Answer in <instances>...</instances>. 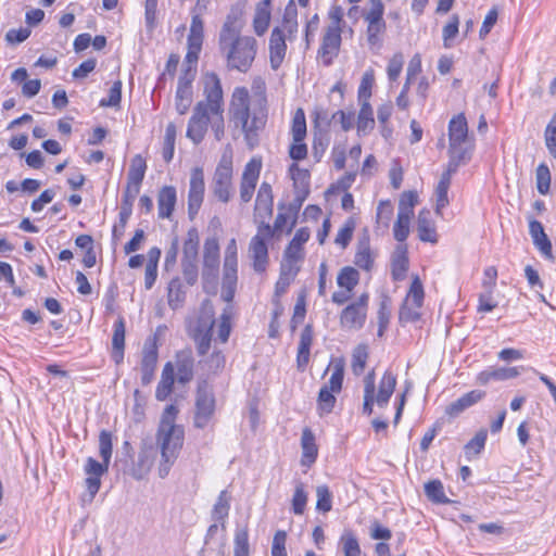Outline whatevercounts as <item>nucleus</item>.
I'll return each instance as SVG.
<instances>
[{"label":"nucleus","mask_w":556,"mask_h":556,"mask_svg":"<svg viewBox=\"0 0 556 556\" xmlns=\"http://www.w3.org/2000/svg\"><path fill=\"white\" fill-rule=\"evenodd\" d=\"M251 110V99L245 87H236L229 103L230 117Z\"/></svg>","instance_id":"32"},{"label":"nucleus","mask_w":556,"mask_h":556,"mask_svg":"<svg viewBox=\"0 0 556 556\" xmlns=\"http://www.w3.org/2000/svg\"><path fill=\"white\" fill-rule=\"evenodd\" d=\"M204 99L197 102L189 118L186 137L194 144L203 141L208 126L217 141L225 135L224 92L217 74L206 73L203 78Z\"/></svg>","instance_id":"1"},{"label":"nucleus","mask_w":556,"mask_h":556,"mask_svg":"<svg viewBox=\"0 0 556 556\" xmlns=\"http://www.w3.org/2000/svg\"><path fill=\"white\" fill-rule=\"evenodd\" d=\"M458 168L452 170V165L446 166V169L442 173L439 182L434 189L435 199V214L442 216L443 210L448 206V190L452 184V176L457 172Z\"/></svg>","instance_id":"17"},{"label":"nucleus","mask_w":556,"mask_h":556,"mask_svg":"<svg viewBox=\"0 0 556 556\" xmlns=\"http://www.w3.org/2000/svg\"><path fill=\"white\" fill-rule=\"evenodd\" d=\"M393 216V205L389 200H382L377 206V224L388 228Z\"/></svg>","instance_id":"57"},{"label":"nucleus","mask_w":556,"mask_h":556,"mask_svg":"<svg viewBox=\"0 0 556 556\" xmlns=\"http://www.w3.org/2000/svg\"><path fill=\"white\" fill-rule=\"evenodd\" d=\"M356 128L358 136L368 135L375 127L372 108L369 102L359 103Z\"/></svg>","instance_id":"35"},{"label":"nucleus","mask_w":556,"mask_h":556,"mask_svg":"<svg viewBox=\"0 0 556 556\" xmlns=\"http://www.w3.org/2000/svg\"><path fill=\"white\" fill-rule=\"evenodd\" d=\"M356 222L353 217H349L338 230L334 238V243L342 249H345L354 233Z\"/></svg>","instance_id":"44"},{"label":"nucleus","mask_w":556,"mask_h":556,"mask_svg":"<svg viewBox=\"0 0 556 556\" xmlns=\"http://www.w3.org/2000/svg\"><path fill=\"white\" fill-rule=\"evenodd\" d=\"M418 202V195L415 191H405L402 193L399 202L400 214L414 216V207Z\"/></svg>","instance_id":"58"},{"label":"nucleus","mask_w":556,"mask_h":556,"mask_svg":"<svg viewBox=\"0 0 556 556\" xmlns=\"http://www.w3.org/2000/svg\"><path fill=\"white\" fill-rule=\"evenodd\" d=\"M204 275L216 274L219 266V245L216 239H207L204 243Z\"/></svg>","instance_id":"31"},{"label":"nucleus","mask_w":556,"mask_h":556,"mask_svg":"<svg viewBox=\"0 0 556 556\" xmlns=\"http://www.w3.org/2000/svg\"><path fill=\"white\" fill-rule=\"evenodd\" d=\"M544 139L549 154L556 159V112L546 126Z\"/></svg>","instance_id":"59"},{"label":"nucleus","mask_w":556,"mask_h":556,"mask_svg":"<svg viewBox=\"0 0 556 556\" xmlns=\"http://www.w3.org/2000/svg\"><path fill=\"white\" fill-rule=\"evenodd\" d=\"M395 387L396 376L392 371L386 370L379 381L378 391L376 392L375 370H370L364 379L363 413L371 415L374 404H377L379 407H386Z\"/></svg>","instance_id":"6"},{"label":"nucleus","mask_w":556,"mask_h":556,"mask_svg":"<svg viewBox=\"0 0 556 556\" xmlns=\"http://www.w3.org/2000/svg\"><path fill=\"white\" fill-rule=\"evenodd\" d=\"M291 134L293 141H304L306 136V119L302 109H298L293 115Z\"/></svg>","instance_id":"47"},{"label":"nucleus","mask_w":556,"mask_h":556,"mask_svg":"<svg viewBox=\"0 0 556 556\" xmlns=\"http://www.w3.org/2000/svg\"><path fill=\"white\" fill-rule=\"evenodd\" d=\"M448 165L452 170L467 164L475 151V136L469 132L468 122L464 113L454 115L447 126Z\"/></svg>","instance_id":"5"},{"label":"nucleus","mask_w":556,"mask_h":556,"mask_svg":"<svg viewBox=\"0 0 556 556\" xmlns=\"http://www.w3.org/2000/svg\"><path fill=\"white\" fill-rule=\"evenodd\" d=\"M368 350L365 344L357 345L352 354V370L354 375L359 376L366 366Z\"/></svg>","instance_id":"53"},{"label":"nucleus","mask_w":556,"mask_h":556,"mask_svg":"<svg viewBox=\"0 0 556 556\" xmlns=\"http://www.w3.org/2000/svg\"><path fill=\"white\" fill-rule=\"evenodd\" d=\"M536 189L540 194L545 195L551 188V172L545 163H541L535 170Z\"/></svg>","instance_id":"50"},{"label":"nucleus","mask_w":556,"mask_h":556,"mask_svg":"<svg viewBox=\"0 0 556 556\" xmlns=\"http://www.w3.org/2000/svg\"><path fill=\"white\" fill-rule=\"evenodd\" d=\"M286 38L282 37V33L278 28H274L271 30L269 42H268V50H269V63L270 67L274 71H277L281 64L283 63V60L287 54V43Z\"/></svg>","instance_id":"18"},{"label":"nucleus","mask_w":556,"mask_h":556,"mask_svg":"<svg viewBox=\"0 0 556 556\" xmlns=\"http://www.w3.org/2000/svg\"><path fill=\"white\" fill-rule=\"evenodd\" d=\"M425 299L424 286L420 278L417 275L412 277V283L404 299V302L414 304L415 306L422 307Z\"/></svg>","instance_id":"41"},{"label":"nucleus","mask_w":556,"mask_h":556,"mask_svg":"<svg viewBox=\"0 0 556 556\" xmlns=\"http://www.w3.org/2000/svg\"><path fill=\"white\" fill-rule=\"evenodd\" d=\"M344 556H364L355 533L345 529L339 540Z\"/></svg>","instance_id":"39"},{"label":"nucleus","mask_w":556,"mask_h":556,"mask_svg":"<svg viewBox=\"0 0 556 556\" xmlns=\"http://www.w3.org/2000/svg\"><path fill=\"white\" fill-rule=\"evenodd\" d=\"M413 216L397 213L396 220L393 226V235L396 241L401 244L407 239L409 235V225Z\"/></svg>","instance_id":"49"},{"label":"nucleus","mask_w":556,"mask_h":556,"mask_svg":"<svg viewBox=\"0 0 556 556\" xmlns=\"http://www.w3.org/2000/svg\"><path fill=\"white\" fill-rule=\"evenodd\" d=\"M233 556H250L249 529L238 527L233 538Z\"/></svg>","instance_id":"40"},{"label":"nucleus","mask_w":556,"mask_h":556,"mask_svg":"<svg viewBox=\"0 0 556 556\" xmlns=\"http://www.w3.org/2000/svg\"><path fill=\"white\" fill-rule=\"evenodd\" d=\"M374 261L375 255L370 249L369 237L364 236L357 241L354 264L357 267L369 271L372 268Z\"/></svg>","instance_id":"27"},{"label":"nucleus","mask_w":556,"mask_h":556,"mask_svg":"<svg viewBox=\"0 0 556 556\" xmlns=\"http://www.w3.org/2000/svg\"><path fill=\"white\" fill-rule=\"evenodd\" d=\"M307 503V494L304 490L303 483L299 482L295 485L293 498H292V509L294 514L302 515L304 513L305 506Z\"/></svg>","instance_id":"61"},{"label":"nucleus","mask_w":556,"mask_h":556,"mask_svg":"<svg viewBox=\"0 0 556 556\" xmlns=\"http://www.w3.org/2000/svg\"><path fill=\"white\" fill-rule=\"evenodd\" d=\"M289 174L294 188L298 190V199L303 201L309 192V172L301 168L296 163H292L289 167Z\"/></svg>","instance_id":"30"},{"label":"nucleus","mask_w":556,"mask_h":556,"mask_svg":"<svg viewBox=\"0 0 556 556\" xmlns=\"http://www.w3.org/2000/svg\"><path fill=\"white\" fill-rule=\"evenodd\" d=\"M242 23L238 12H231L218 34V50L230 71L247 73L253 65L258 43L253 36L242 35Z\"/></svg>","instance_id":"2"},{"label":"nucleus","mask_w":556,"mask_h":556,"mask_svg":"<svg viewBox=\"0 0 556 556\" xmlns=\"http://www.w3.org/2000/svg\"><path fill=\"white\" fill-rule=\"evenodd\" d=\"M383 14L384 5L381 0H368L367 8L363 11V17L367 24L366 37L370 48L379 49L382 46L387 30Z\"/></svg>","instance_id":"7"},{"label":"nucleus","mask_w":556,"mask_h":556,"mask_svg":"<svg viewBox=\"0 0 556 556\" xmlns=\"http://www.w3.org/2000/svg\"><path fill=\"white\" fill-rule=\"evenodd\" d=\"M265 108L258 106V110H249L247 112L237 114L230 117V121L236 127L240 128L244 135V140L250 149H253L258 143L257 132L265 125Z\"/></svg>","instance_id":"9"},{"label":"nucleus","mask_w":556,"mask_h":556,"mask_svg":"<svg viewBox=\"0 0 556 556\" xmlns=\"http://www.w3.org/2000/svg\"><path fill=\"white\" fill-rule=\"evenodd\" d=\"M125 345V323L123 318H118L114 324V332L112 338V357L116 364H119L124 358Z\"/></svg>","instance_id":"36"},{"label":"nucleus","mask_w":556,"mask_h":556,"mask_svg":"<svg viewBox=\"0 0 556 556\" xmlns=\"http://www.w3.org/2000/svg\"><path fill=\"white\" fill-rule=\"evenodd\" d=\"M427 497L438 504H445L448 498L445 496L443 484L440 480H432L425 484Z\"/></svg>","instance_id":"48"},{"label":"nucleus","mask_w":556,"mask_h":556,"mask_svg":"<svg viewBox=\"0 0 556 556\" xmlns=\"http://www.w3.org/2000/svg\"><path fill=\"white\" fill-rule=\"evenodd\" d=\"M488 432L485 429H480L476 435L465 445V454L468 458L481 453L484 448Z\"/></svg>","instance_id":"51"},{"label":"nucleus","mask_w":556,"mask_h":556,"mask_svg":"<svg viewBox=\"0 0 556 556\" xmlns=\"http://www.w3.org/2000/svg\"><path fill=\"white\" fill-rule=\"evenodd\" d=\"M199 235L195 229H190L182 247V260L198 261Z\"/></svg>","instance_id":"42"},{"label":"nucleus","mask_w":556,"mask_h":556,"mask_svg":"<svg viewBox=\"0 0 556 556\" xmlns=\"http://www.w3.org/2000/svg\"><path fill=\"white\" fill-rule=\"evenodd\" d=\"M87 494L83 496L84 503H91L96 496V494L99 492L101 486V477L100 476H92L87 475V478L85 480Z\"/></svg>","instance_id":"64"},{"label":"nucleus","mask_w":556,"mask_h":556,"mask_svg":"<svg viewBox=\"0 0 556 556\" xmlns=\"http://www.w3.org/2000/svg\"><path fill=\"white\" fill-rule=\"evenodd\" d=\"M176 126L173 123H169L165 129L164 142L162 155L165 162H170L174 156L175 151V140H176Z\"/></svg>","instance_id":"46"},{"label":"nucleus","mask_w":556,"mask_h":556,"mask_svg":"<svg viewBox=\"0 0 556 556\" xmlns=\"http://www.w3.org/2000/svg\"><path fill=\"white\" fill-rule=\"evenodd\" d=\"M122 99V81L116 80L109 90L108 98L100 101L101 106H118Z\"/></svg>","instance_id":"63"},{"label":"nucleus","mask_w":556,"mask_h":556,"mask_svg":"<svg viewBox=\"0 0 556 556\" xmlns=\"http://www.w3.org/2000/svg\"><path fill=\"white\" fill-rule=\"evenodd\" d=\"M204 39V24L200 14H193L190 24V31L187 39V54L185 56L184 73L178 79L175 108L178 114L185 115L192 103V81L197 73V63L202 50Z\"/></svg>","instance_id":"3"},{"label":"nucleus","mask_w":556,"mask_h":556,"mask_svg":"<svg viewBox=\"0 0 556 556\" xmlns=\"http://www.w3.org/2000/svg\"><path fill=\"white\" fill-rule=\"evenodd\" d=\"M177 201V192L173 186L163 187L157 194V208L160 218H169Z\"/></svg>","instance_id":"26"},{"label":"nucleus","mask_w":556,"mask_h":556,"mask_svg":"<svg viewBox=\"0 0 556 556\" xmlns=\"http://www.w3.org/2000/svg\"><path fill=\"white\" fill-rule=\"evenodd\" d=\"M262 169L260 159H251L244 166L240 184V198L243 202H249L255 191V187Z\"/></svg>","instance_id":"16"},{"label":"nucleus","mask_w":556,"mask_h":556,"mask_svg":"<svg viewBox=\"0 0 556 556\" xmlns=\"http://www.w3.org/2000/svg\"><path fill=\"white\" fill-rule=\"evenodd\" d=\"M484 395L485 392L481 390H472L470 392H467L466 394L462 395L459 399L451 403L446 407L445 413L451 417H456L465 409L471 407L472 405L481 401L484 397Z\"/></svg>","instance_id":"24"},{"label":"nucleus","mask_w":556,"mask_h":556,"mask_svg":"<svg viewBox=\"0 0 556 556\" xmlns=\"http://www.w3.org/2000/svg\"><path fill=\"white\" fill-rule=\"evenodd\" d=\"M313 343V327L306 325L301 332L298 348L296 364L300 370H304L309 362L311 346Z\"/></svg>","instance_id":"29"},{"label":"nucleus","mask_w":556,"mask_h":556,"mask_svg":"<svg viewBox=\"0 0 556 556\" xmlns=\"http://www.w3.org/2000/svg\"><path fill=\"white\" fill-rule=\"evenodd\" d=\"M178 412L177 406L174 404L165 407L155 435L156 445L161 454L157 471L162 479L168 476L185 441L184 427L176 422Z\"/></svg>","instance_id":"4"},{"label":"nucleus","mask_w":556,"mask_h":556,"mask_svg":"<svg viewBox=\"0 0 556 556\" xmlns=\"http://www.w3.org/2000/svg\"><path fill=\"white\" fill-rule=\"evenodd\" d=\"M519 374L518 367L488 368L478 374L476 381L478 384L485 386L491 380L504 381L516 378Z\"/></svg>","instance_id":"23"},{"label":"nucleus","mask_w":556,"mask_h":556,"mask_svg":"<svg viewBox=\"0 0 556 556\" xmlns=\"http://www.w3.org/2000/svg\"><path fill=\"white\" fill-rule=\"evenodd\" d=\"M157 364V348L154 342H147L142 350L141 382L149 384L154 376Z\"/></svg>","instance_id":"19"},{"label":"nucleus","mask_w":556,"mask_h":556,"mask_svg":"<svg viewBox=\"0 0 556 556\" xmlns=\"http://www.w3.org/2000/svg\"><path fill=\"white\" fill-rule=\"evenodd\" d=\"M298 27L299 24L296 20V7L293 1H290V3L285 9L281 25L277 26L276 28L282 33V37L292 40L298 33Z\"/></svg>","instance_id":"33"},{"label":"nucleus","mask_w":556,"mask_h":556,"mask_svg":"<svg viewBox=\"0 0 556 556\" xmlns=\"http://www.w3.org/2000/svg\"><path fill=\"white\" fill-rule=\"evenodd\" d=\"M146 160L140 154H137L131 159L129 170L127 174V179L142 182L146 175Z\"/></svg>","instance_id":"54"},{"label":"nucleus","mask_w":556,"mask_h":556,"mask_svg":"<svg viewBox=\"0 0 556 556\" xmlns=\"http://www.w3.org/2000/svg\"><path fill=\"white\" fill-rule=\"evenodd\" d=\"M420 306H415L413 303L403 302L400 308V321L401 323H415L420 319Z\"/></svg>","instance_id":"60"},{"label":"nucleus","mask_w":556,"mask_h":556,"mask_svg":"<svg viewBox=\"0 0 556 556\" xmlns=\"http://www.w3.org/2000/svg\"><path fill=\"white\" fill-rule=\"evenodd\" d=\"M205 192L204 173L201 167L192 168L190 173L189 191H188V213L194 216L203 202Z\"/></svg>","instance_id":"14"},{"label":"nucleus","mask_w":556,"mask_h":556,"mask_svg":"<svg viewBox=\"0 0 556 556\" xmlns=\"http://www.w3.org/2000/svg\"><path fill=\"white\" fill-rule=\"evenodd\" d=\"M418 238L424 242L437 243L438 235L435 225L429 210H421L417 218Z\"/></svg>","instance_id":"21"},{"label":"nucleus","mask_w":556,"mask_h":556,"mask_svg":"<svg viewBox=\"0 0 556 556\" xmlns=\"http://www.w3.org/2000/svg\"><path fill=\"white\" fill-rule=\"evenodd\" d=\"M185 301V291L179 278L172 279L168 285V305L177 309Z\"/></svg>","instance_id":"45"},{"label":"nucleus","mask_w":556,"mask_h":556,"mask_svg":"<svg viewBox=\"0 0 556 556\" xmlns=\"http://www.w3.org/2000/svg\"><path fill=\"white\" fill-rule=\"evenodd\" d=\"M316 509L323 513H328L332 508V494L327 485H318L316 488Z\"/></svg>","instance_id":"55"},{"label":"nucleus","mask_w":556,"mask_h":556,"mask_svg":"<svg viewBox=\"0 0 556 556\" xmlns=\"http://www.w3.org/2000/svg\"><path fill=\"white\" fill-rule=\"evenodd\" d=\"M215 412V397L206 382L199 384L195 396L194 426L203 429L208 426Z\"/></svg>","instance_id":"12"},{"label":"nucleus","mask_w":556,"mask_h":556,"mask_svg":"<svg viewBox=\"0 0 556 556\" xmlns=\"http://www.w3.org/2000/svg\"><path fill=\"white\" fill-rule=\"evenodd\" d=\"M330 367L332 372L328 384L324 386L318 393L317 406L320 415L332 412L337 401L334 393H339L342 389L344 361L342 358H336L331 362Z\"/></svg>","instance_id":"8"},{"label":"nucleus","mask_w":556,"mask_h":556,"mask_svg":"<svg viewBox=\"0 0 556 556\" xmlns=\"http://www.w3.org/2000/svg\"><path fill=\"white\" fill-rule=\"evenodd\" d=\"M359 278L361 276L356 268L352 266H344L338 273L337 285L339 288L346 290L348 292H353L359 282Z\"/></svg>","instance_id":"38"},{"label":"nucleus","mask_w":556,"mask_h":556,"mask_svg":"<svg viewBox=\"0 0 556 556\" xmlns=\"http://www.w3.org/2000/svg\"><path fill=\"white\" fill-rule=\"evenodd\" d=\"M231 316H232V307H231V305H228L224 309V312L220 316V319H219V324H218L217 336L222 343L227 342V340L229 338L230 330H231V325H230Z\"/></svg>","instance_id":"56"},{"label":"nucleus","mask_w":556,"mask_h":556,"mask_svg":"<svg viewBox=\"0 0 556 556\" xmlns=\"http://www.w3.org/2000/svg\"><path fill=\"white\" fill-rule=\"evenodd\" d=\"M175 381V366L166 363L161 375V380L155 390V397L159 401H165L173 391Z\"/></svg>","instance_id":"34"},{"label":"nucleus","mask_w":556,"mask_h":556,"mask_svg":"<svg viewBox=\"0 0 556 556\" xmlns=\"http://www.w3.org/2000/svg\"><path fill=\"white\" fill-rule=\"evenodd\" d=\"M232 496L228 490H223L218 494L212 511V520L219 522L222 530L226 529V520L229 515Z\"/></svg>","instance_id":"22"},{"label":"nucleus","mask_w":556,"mask_h":556,"mask_svg":"<svg viewBox=\"0 0 556 556\" xmlns=\"http://www.w3.org/2000/svg\"><path fill=\"white\" fill-rule=\"evenodd\" d=\"M369 294L362 293L357 300L349 304L340 315V324L346 329H361L366 321Z\"/></svg>","instance_id":"13"},{"label":"nucleus","mask_w":556,"mask_h":556,"mask_svg":"<svg viewBox=\"0 0 556 556\" xmlns=\"http://www.w3.org/2000/svg\"><path fill=\"white\" fill-rule=\"evenodd\" d=\"M212 191L214 195L224 203H227L232 193V153L225 151L215 169Z\"/></svg>","instance_id":"10"},{"label":"nucleus","mask_w":556,"mask_h":556,"mask_svg":"<svg viewBox=\"0 0 556 556\" xmlns=\"http://www.w3.org/2000/svg\"><path fill=\"white\" fill-rule=\"evenodd\" d=\"M270 2L271 0H261L255 8L253 30L260 37L263 36L269 27L271 18Z\"/></svg>","instance_id":"25"},{"label":"nucleus","mask_w":556,"mask_h":556,"mask_svg":"<svg viewBox=\"0 0 556 556\" xmlns=\"http://www.w3.org/2000/svg\"><path fill=\"white\" fill-rule=\"evenodd\" d=\"M301 448V465L311 467L316 462L318 455V446L316 444L315 434L309 428H304L302 431Z\"/></svg>","instance_id":"20"},{"label":"nucleus","mask_w":556,"mask_h":556,"mask_svg":"<svg viewBox=\"0 0 556 556\" xmlns=\"http://www.w3.org/2000/svg\"><path fill=\"white\" fill-rule=\"evenodd\" d=\"M176 371L180 383H187L193 378V358L189 352L177 354Z\"/></svg>","instance_id":"37"},{"label":"nucleus","mask_w":556,"mask_h":556,"mask_svg":"<svg viewBox=\"0 0 556 556\" xmlns=\"http://www.w3.org/2000/svg\"><path fill=\"white\" fill-rule=\"evenodd\" d=\"M274 236L273 228L267 223H262L256 235L251 239L249 244V255L253 261V269L256 273H264L268 264L267 241Z\"/></svg>","instance_id":"11"},{"label":"nucleus","mask_w":556,"mask_h":556,"mask_svg":"<svg viewBox=\"0 0 556 556\" xmlns=\"http://www.w3.org/2000/svg\"><path fill=\"white\" fill-rule=\"evenodd\" d=\"M214 324L215 320L213 305L210 301H204L200 309L198 326L195 329H198L199 332H202V330H213Z\"/></svg>","instance_id":"43"},{"label":"nucleus","mask_w":556,"mask_h":556,"mask_svg":"<svg viewBox=\"0 0 556 556\" xmlns=\"http://www.w3.org/2000/svg\"><path fill=\"white\" fill-rule=\"evenodd\" d=\"M99 453L102 460L109 465L112 456V434L105 430L99 435Z\"/></svg>","instance_id":"62"},{"label":"nucleus","mask_w":556,"mask_h":556,"mask_svg":"<svg viewBox=\"0 0 556 556\" xmlns=\"http://www.w3.org/2000/svg\"><path fill=\"white\" fill-rule=\"evenodd\" d=\"M408 269L407 247L399 244L392 255L391 274L395 281H401L405 278Z\"/></svg>","instance_id":"28"},{"label":"nucleus","mask_w":556,"mask_h":556,"mask_svg":"<svg viewBox=\"0 0 556 556\" xmlns=\"http://www.w3.org/2000/svg\"><path fill=\"white\" fill-rule=\"evenodd\" d=\"M341 30L326 28L323 35L321 45L318 50V58L323 64L329 66L338 56L341 47Z\"/></svg>","instance_id":"15"},{"label":"nucleus","mask_w":556,"mask_h":556,"mask_svg":"<svg viewBox=\"0 0 556 556\" xmlns=\"http://www.w3.org/2000/svg\"><path fill=\"white\" fill-rule=\"evenodd\" d=\"M375 83V74L372 70H368L364 73L359 87H358V102H369V99L371 97V88Z\"/></svg>","instance_id":"52"}]
</instances>
